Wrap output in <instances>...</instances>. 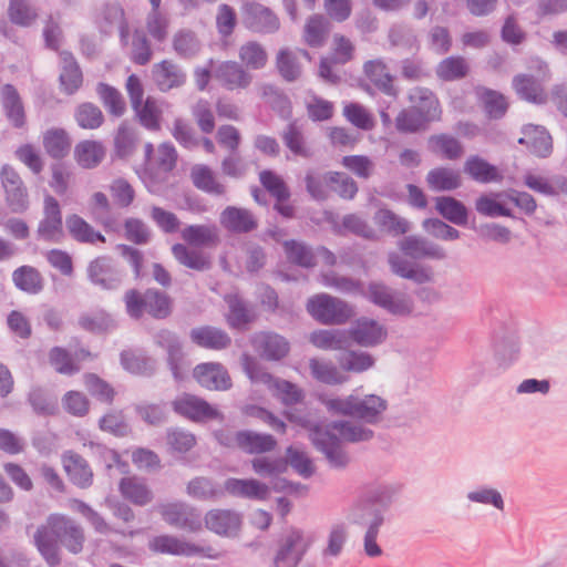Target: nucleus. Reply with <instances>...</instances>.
<instances>
[{
  "instance_id": "f257e3e1",
  "label": "nucleus",
  "mask_w": 567,
  "mask_h": 567,
  "mask_svg": "<svg viewBox=\"0 0 567 567\" xmlns=\"http://www.w3.org/2000/svg\"><path fill=\"white\" fill-rule=\"evenodd\" d=\"M402 486L394 483H373L364 486L358 494L350 511L353 524L367 528L364 534V551L369 557L382 554L377 538L385 522V513L396 502Z\"/></svg>"
},
{
  "instance_id": "f03ea898",
  "label": "nucleus",
  "mask_w": 567,
  "mask_h": 567,
  "mask_svg": "<svg viewBox=\"0 0 567 567\" xmlns=\"http://www.w3.org/2000/svg\"><path fill=\"white\" fill-rule=\"evenodd\" d=\"M374 432L350 421H332L326 425L316 424L310 429L309 437L317 451L322 453L331 468L343 470L350 463V456L342 441L359 443L370 441Z\"/></svg>"
},
{
  "instance_id": "7ed1b4c3",
  "label": "nucleus",
  "mask_w": 567,
  "mask_h": 567,
  "mask_svg": "<svg viewBox=\"0 0 567 567\" xmlns=\"http://www.w3.org/2000/svg\"><path fill=\"white\" fill-rule=\"evenodd\" d=\"M362 296L392 316L406 317L414 310L413 300L408 293L399 291L383 281H370Z\"/></svg>"
},
{
  "instance_id": "20e7f679",
  "label": "nucleus",
  "mask_w": 567,
  "mask_h": 567,
  "mask_svg": "<svg viewBox=\"0 0 567 567\" xmlns=\"http://www.w3.org/2000/svg\"><path fill=\"white\" fill-rule=\"evenodd\" d=\"M307 311L323 324H342L353 316V310L348 302L328 293H319L309 298Z\"/></svg>"
},
{
  "instance_id": "39448f33",
  "label": "nucleus",
  "mask_w": 567,
  "mask_h": 567,
  "mask_svg": "<svg viewBox=\"0 0 567 567\" xmlns=\"http://www.w3.org/2000/svg\"><path fill=\"white\" fill-rule=\"evenodd\" d=\"M310 547V540L299 528H291L280 539L276 556L274 558L275 567H315L310 563H303L302 559Z\"/></svg>"
},
{
  "instance_id": "423d86ee",
  "label": "nucleus",
  "mask_w": 567,
  "mask_h": 567,
  "mask_svg": "<svg viewBox=\"0 0 567 567\" xmlns=\"http://www.w3.org/2000/svg\"><path fill=\"white\" fill-rule=\"evenodd\" d=\"M154 342L166 351L167 367L174 380L177 382L183 381L190 368V362L183 350L181 338L174 331L161 329L154 334Z\"/></svg>"
},
{
  "instance_id": "0eeeda50",
  "label": "nucleus",
  "mask_w": 567,
  "mask_h": 567,
  "mask_svg": "<svg viewBox=\"0 0 567 567\" xmlns=\"http://www.w3.org/2000/svg\"><path fill=\"white\" fill-rule=\"evenodd\" d=\"M150 550L159 554H169L175 556L194 557L200 556L215 559L217 554L210 545H198L186 540H181L174 536L159 535L148 542Z\"/></svg>"
},
{
  "instance_id": "6e6552de",
  "label": "nucleus",
  "mask_w": 567,
  "mask_h": 567,
  "mask_svg": "<svg viewBox=\"0 0 567 567\" xmlns=\"http://www.w3.org/2000/svg\"><path fill=\"white\" fill-rule=\"evenodd\" d=\"M89 281L103 290L117 289L124 278V271L110 256H99L91 260L86 268Z\"/></svg>"
},
{
  "instance_id": "1a4fd4ad",
  "label": "nucleus",
  "mask_w": 567,
  "mask_h": 567,
  "mask_svg": "<svg viewBox=\"0 0 567 567\" xmlns=\"http://www.w3.org/2000/svg\"><path fill=\"white\" fill-rule=\"evenodd\" d=\"M177 152L171 142L158 146V158L155 164H148L144 171V183L151 192L166 183L171 172L176 167Z\"/></svg>"
},
{
  "instance_id": "9d476101",
  "label": "nucleus",
  "mask_w": 567,
  "mask_h": 567,
  "mask_svg": "<svg viewBox=\"0 0 567 567\" xmlns=\"http://www.w3.org/2000/svg\"><path fill=\"white\" fill-rule=\"evenodd\" d=\"M162 518L171 526L197 533L203 528V517L200 512L185 503L173 502L159 506Z\"/></svg>"
},
{
  "instance_id": "9b49d317",
  "label": "nucleus",
  "mask_w": 567,
  "mask_h": 567,
  "mask_svg": "<svg viewBox=\"0 0 567 567\" xmlns=\"http://www.w3.org/2000/svg\"><path fill=\"white\" fill-rule=\"evenodd\" d=\"M244 25L255 33L272 34L280 28L278 16L269 8L256 1L244 3L241 8Z\"/></svg>"
},
{
  "instance_id": "f8f14e48",
  "label": "nucleus",
  "mask_w": 567,
  "mask_h": 567,
  "mask_svg": "<svg viewBox=\"0 0 567 567\" xmlns=\"http://www.w3.org/2000/svg\"><path fill=\"white\" fill-rule=\"evenodd\" d=\"M0 179L6 193V202L14 214H22L29 208L28 189L19 173L9 164L0 171Z\"/></svg>"
},
{
  "instance_id": "ddd939ff",
  "label": "nucleus",
  "mask_w": 567,
  "mask_h": 567,
  "mask_svg": "<svg viewBox=\"0 0 567 567\" xmlns=\"http://www.w3.org/2000/svg\"><path fill=\"white\" fill-rule=\"evenodd\" d=\"M173 411L193 422H207L221 417L219 411L206 400L190 393L177 395L172 401Z\"/></svg>"
},
{
  "instance_id": "4468645a",
  "label": "nucleus",
  "mask_w": 567,
  "mask_h": 567,
  "mask_svg": "<svg viewBox=\"0 0 567 567\" xmlns=\"http://www.w3.org/2000/svg\"><path fill=\"white\" fill-rule=\"evenodd\" d=\"M205 527L225 538H236L239 536L243 527L241 513L229 508L209 509L203 517Z\"/></svg>"
},
{
  "instance_id": "2eb2a0df",
  "label": "nucleus",
  "mask_w": 567,
  "mask_h": 567,
  "mask_svg": "<svg viewBox=\"0 0 567 567\" xmlns=\"http://www.w3.org/2000/svg\"><path fill=\"white\" fill-rule=\"evenodd\" d=\"M37 236L40 240L54 244L64 238L61 207L53 196L44 198L43 217L39 221Z\"/></svg>"
},
{
  "instance_id": "dca6fc26",
  "label": "nucleus",
  "mask_w": 567,
  "mask_h": 567,
  "mask_svg": "<svg viewBox=\"0 0 567 567\" xmlns=\"http://www.w3.org/2000/svg\"><path fill=\"white\" fill-rule=\"evenodd\" d=\"M0 106L8 123L19 132L28 131V118L22 97L10 83L0 87Z\"/></svg>"
},
{
  "instance_id": "f3484780",
  "label": "nucleus",
  "mask_w": 567,
  "mask_h": 567,
  "mask_svg": "<svg viewBox=\"0 0 567 567\" xmlns=\"http://www.w3.org/2000/svg\"><path fill=\"white\" fill-rule=\"evenodd\" d=\"M194 379L210 391H226L231 388V379L227 369L218 362H204L193 370Z\"/></svg>"
},
{
  "instance_id": "a211bd4d",
  "label": "nucleus",
  "mask_w": 567,
  "mask_h": 567,
  "mask_svg": "<svg viewBox=\"0 0 567 567\" xmlns=\"http://www.w3.org/2000/svg\"><path fill=\"white\" fill-rule=\"evenodd\" d=\"M49 525L53 528L59 540L73 554H78L83 548L84 534L82 528L71 518L63 515H51Z\"/></svg>"
},
{
  "instance_id": "6ab92c4d",
  "label": "nucleus",
  "mask_w": 567,
  "mask_h": 567,
  "mask_svg": "<svg viewBox=\"0 0 567 567\" xmlns=\"http://www.w3.org/2000/svg\"><path fill=\"white\" fill-rule=\"evenodd\" d=\"M62 463L70 482L79 488L86 489L93 484V471L89 462L74 451L62 454Z\"/></svg>"
},
{
  "instance_id": "aec40b11",
  "label": "nucleus",
  "mask_w": 567,
  "mask_h": 567,
  "mask_svg": "<svg viewBox=\"0 0 567 567\" xmlns=\"http://www.w3.org/2000/svg\"><path fill=\"white\" fill-rule=\"evenodd\" d=\"M213 76L225 89L234 91L238 89H246L250 85L252 76L244 66L236 61L220 62L214 70Z\"/></svg>"
},
{
  "instance_id": "412c9836",
  "label": "nucleus",
  "mask_w": 567,
  "mask_h": 567,
  "mask_svg": "<svg viewBox=\"0 0 567 567\" xmlns=\"http://www.w3.org/2000/svg\"><path fill=\"white\" fill-rule=\"evenodd\" d=\"M252 343L260 355L269 361H279L287 357L290 350L289 341L274 331L256 333Z\"/></svg>"
},
{
  "instance_id": "4be33fe9",
  "label": "nucleus",
  "mask_w": 567,
  "mask_h": 567,
  "mask_svg": "<svg viewBox=\"0 0 567 567\" xmlns=\"http://www.w3.org/2000/svg\"><path fill=\"white\" fill-rule=\"evenodd\" d=\"M399 247L405 256L415 260L424 258L443 260L446 258L443 247L423 237L406 236L400 240Z\"/></svg>"
},
{
  "instance_id": "5701e85b",
  "label": "nucleus",
  "mask_w": 567,
  "mask_h": 567,
  "mask_svg": "<svg viewBox=\"0 0 567 567\" xmlns=\"http://www.w3.org/2000/svg\"><path fill=\"white\" fill-rule=\"evenodd\" d=\"M523 136L518 143L539 158H546L553 153V138L544 126L527 124L522 128Z\"/></svg>"
},
{
  "instance_id": "b1692460",
  "label": "nucleus",
  "mask_w": 567,
  "mask_h": 567,
  "mask_svg": "<svg viewBox=\"0 0 567 567\" xmlns=\"http://www.w3.org/2000/svg\"><path fill=\"white\" fill-rule=\"evenodd\" d=\"M219 223L231 234H248L258 227L250 210L236 206H227L220 213Z\"/></svg>"
},
{
  "instance_id": "393cba45",
  "label": "nucleus",
  "mask_w": 567,
  "mask_h": 567,
  "mask_svg": "<svg viewBox=\"0 0 567 567\" xmlns=\"http://www.w3.org/2000/svg\"><path fill=\"white\" fill-rule=\"evenodd\" d=\"M152 75L161 92H168L179 87L186 81V74L183 69L171 60H163L154 64Z\"/></svg>"
},
{
  "instance_id": "a878e982",
  "label": "nucleus",
  "mask_w": 567,
  "mask_h": 567,
  "mask_svg": "<svg viewBox=\"0 0 567 567\" xmlns=\"http://www.w3.org/2000/svg\"><path fill=\"white\" fill-rule=\"evenodd\" d=\"M225 493L236 497L266 501L269 487L255 478L229 477L225 481Z\"/></svg>"
},
{
  "instance_id": "bb28decb",
  "label": "nucleus",
  "mask_w": 567,
  "mask_h": 567,
  "mask_svg": "<svg viewBox=\"0 0 567 567\" xmlns=\"http://www.w3.org/2000/svg\"><path fill=\"white\" fill-rule=\"evenodd\" d=\"M388 262L391 271L401 278L412 280L417 285L432 281L433 277L430 269L411 262L396 252L389 254Z\"/></svg>"
},
{
  "instance_id": "cd10ccee",
  "label": "nucleus",
  "mask_w": 567,
  "mask_h": 567,
  "mask_svg": "<svg viewBox=\"0 0 567 567\" xmlns=\"http://www.w3.org/2000/svg\"><path fill=\"white\" fill-rule=\"evenodd\" d=\"M101 30L110 33L115 27L118 29L122 45L128 44L130 28L125 19V11L117 2L105 3L101 10Z\"/></svg>"
},
{
  "instance_id": "c85d7f7f",
  "label": "nucleus",
  "mask_w": 567,
  "mask_h": 567,
  "mask_svg": "<svg viewBox=\"0 0 567 567\" xmlns=\"http://www.w3.org/2000/svg\"><path fill=\"white\" fill-rule=\"evenodd\" d=\"M350 336L362 347H374L386 338V330L373 319L361 318L351 328Z\"/></svg>"
},
{
  "instance_id": "c756f323",
  "label": "nucleus",
  "mask_w": 567,
  "mask_h": 567,
  "mask_svg": "<svg viewBox=\"0 0 567 567\" xmlns=\"http://www.w3.org/2000/svg\"><path fill=\"white\" fill-rule=\"evenodd\" d=\"M239 451L249 455H259L272 452L277 447V440L268 433L251 430H239Z\"/></svg>"
},
{
  "instance_id": "7c9ffc66",
  "label": "nucleus",
  "mask_w": 567,
  "mask_h": 567,
  "mask_svg": "<svg viewBox=\"0 0 567 567\" xmlns=\"http://www.w3.org/2000/svg\"><path fill=\"white\" fill-rule=\"evenodd\" d=\"M65 227L70 237L79 243L85 245H95L97 243L105 244V236L95 230L83 217L72 214L65 218Z\"/></svg>"
},
{
  "instance_id": "2f4dec72",
  "label": "nucleus",
  "mask_w": 567,
  "mask_h": 567,
  "mask_svg": "<svg viewBox=\"0 0 567 567\" xmlns=\"http://www.w3.org/2000/svg\"><path fill=\"white\" fill-rule=\"evenodd\" d=\"M61 72L59 76L62 91L68 94H74L83 83V74L74 55L69 51L60 53Z\"/></svg>"
},
{
  "instance_id": "473e14b6",
  "label": "nucleus",
  "mask_w": 567,
  "mask_h": 567,
  "mask_svg": "<svg viewBox=\"0 0 567 567\" xmlns=\"http://www.w3.org/2000/svg\"><path fill=\"white\" fill-rule=\"evenodd\" d=\"M189 337L196 346L212 350H223L231 343L226 331L212 326L194 328L190 330Z\"/></svg>"
},
{
  "instance_id": "72a5a7b5",
  "label": "nucleus",
  "mask_w": 567,
  "mask_h": 567,
  "mask_svg": "<svg viewBox=\"0 0 567 567\" xmlns=\"http://www.w3.org/2000/svg\"><path fill=\"white\" fill-rule=\"evenodd\" d=\"M181 237L187 245L195 247H215L220 240L215 224L188 225L182 229Z\"/></svg>"
},
{
  "instance_id": "f704fd0d",
  "label": "nucleus",
  "mask_w": 567,
  "mask_h": 567,
  "mask_svg": "<svg viewBox=\"0 0 567 567\" xmlns=\"http://www.w3.org/2000/svg\"><path fill=\"white\" fill-rule=\"evenodd\" d=\"M412 106L430 123L440 118V102L427 87H415L409 95Z\"/></svg>"
},
{
  "instance_id": "c9c22d12",
  "label": "nucleus",
  "mask_w": 567,
  "mask_h": 567,
  "mask_svg": "<svg viewBox=\"0 0 567 567\" xmlns=\"http://www.w3.org/2000/svg\"><path fill=\"white\" fill-rule=\"evenodd\" d=\"M14 287L27 295H39L44 289V278L33 266L23 265L12 271Z\"/></svg>"
},
{
  "instance_id": "e433bc0d",
  "label": "nucleus",
  "mask_w": 567,
  "mask_h": 567,
  "mask_svg": "<svg viewBox=\"0 0 567 567\" xmlns=\"http://www.w3.org/2000/svg\"><path fill=\"white\" fill-rule=\"evenodd\" d=\"M386 409V400L379 395L368 394L363 398L354 396V419L374 424Z\"/></svg>"
},
{
  "instance_id": "4c0bfd02",
  "label": "nucleus",
  "mask_w": 567,
  "mask_h": 567,
  "mask_svg": "<svg viewBox=\"0 0 567 567\" xmlns=\"http://www.w3.org/2000/svg\"><path fill=\"white\" fill-rule=\"evenodd\" d=\"M190 179L193 185L213 196H223L226 194V186L218 182L214 171L205 164H196L190 168Z\"/></svg>"
},
{
  "instance_id": "58836bf2",
  "label": "nucleus",
  "mask_w": 567,
  "mask_h": 567,
  "mask_svg": "<svg viewBox=\"0 0 567 567\" xmlns=\"http://www.w3.org/2000/svg\"><path fill=\"white\" fill-rule=\"evenodd\" d=\"M172 255L179 265L188 269L207 271L212 268V260L207 254L189 248L184 244H174L172 246Z\"/></svg>"
},
{
  "instance_id": "ea45409f",
  "label": "nucleus",
  "mask_w": 567,
  "mask_h": 567,
  "mask_svg": "<svg viewBox=\"0 0 567 567\" xmlns=\"http://www.w3.org/2000/svg\"><path fill=\"white\" fill-rule=\"evenodd\" d=\"M45 153L53 159L64 158L71 150V138L61 127H51L43 133L42 140Z\"/></svg>"
},
{
  "instance_id": "a19ab883",
  "label": "nucleus",
  "mask_w": 567,
  "mask_h": 567,
  "mask_svg": "<svg viewBox=\"0 0 567 567\" xmlns=\"http://www.w3.org/2000/svg\"><path fill=\"white\" fill-rule=\"evenodd\" d=\"M7 17L13 25L30 28L37 22L39 11L31 0H9Z\"/></svg>"
},
{
  "instance_id": "79ce46f5",
  "label": "nucleus",
  "mask_w": 567,
  "mask_h": 567,
  "mask_svg": "<svg viewBox=\"0 0 567 567\" xmlns=\"http://www.w3.org/2000/svg\"><path fill=\"white\" fill-rule=\"evenodd\" d=\"M427 150L449 161L458 159L464 152L461 142L445 133L431 135L427 138Z\"/></svg>"
},
{
  "instance_id": "37998d69",
  "label": "nucleus",
  "mask_w": 567,
  "mask_h": 567,
  "mask_svg": "<svg viewBox=\"0 0 567 567\" xmlns=\"http://www.w3.org/2000/svg\"><path fill=\"white\" fill-rule=\"evenodd\" d=\"M464 172L475 182L488 184L502 179L497 167L478 155H471L464 163Z\"/></svg>"
},
{
  "instance_id": "c03bdc74",
  "label": "nucleus",
  "mask_w": 567,
  "mask_h": 567,
  "mask_svg": "<svg viewBox=\"0 0 567 567\" xmlns=\"http://www.w3.org/2000/svg\"><path fill=\"white\" fill-rule=\"evenodd\" d=\"M367 78L384 94L396 96V90L393 85V78L388 72L385 63L378 60L367 61L363 65Z\"/></svg>"
},
{
  "instance_id": "a18cd8bd",
  "label": "nucleus",
  "mask_w": 567,
  "mask_h": 567,
  "mask_svg": "<svg viewBox=\"0 0 567 567\" xmlns=\"http://www.w3.org/2000/svg\"><path fill=\"white\" fill-rule=\"evenodd\" d=\"M435 209L450 223L465 226L468 220V209L458 199L452 196H439L435 198Z\"/></svg>"
},
{
  "instance_id": "49530a36",
  "label": "nucleus",
  "mask_w": 567,
  "mask_h": 567,
  "mask_svg": "<svg viewBox=\"0 0 567 567\" xmlns=\"http://www.w3.org/2000/svg\"><path fill=\"white\" fill-rule=\"evenodd\" d=\"M334 234L346 236L348 233L364 239L374 240L378 238L377 231L368 224L365 219L357 214H348L342 218V223L332 225Z\"/></svg>"
},
{
  "instance_id": "de8ad7c7",
  "label": "nucleus",
  "mask_w": 567,
  "mask_h": 567,
  "mask_svg": "<svg viewBox=\"0 0 567 567\" xmlns=\"http://www.w3.org/2000/svg\"><path fill=\"white\" fill-rule=\"evenodd\" d=\"M330 21L322 14H312L303 28V41L311 48L324 45L330 32Z\"/></svg>"
},
{
  "instance_id": "09e8293b",
  "label": "nucleus",
  "mask_w": 567,
  "mask_h": 567,
  "mask_svg": "<svg viewBox=\"0 0 567 567\" xmlns=\"http://www.w3.org/2000/svg\"><path fill=\"white\" fill-rule=\"evenodd\" d=\"M426 183L434 192H450L458 188L462 184V179L457 171L451 167L440 166L427 173Z\"/></svg>"
},
{
  "instance_id": "8fccbe9b",
  "label": "nucleus",
  "mask_w": 567,
  "mask_h": 567,
  "mask_svg": "<svg viewBox=\"0 0 567 567\" xmlns=\"http://www.w3.org/2000/svg\"><path fill=\"white\" fill-rule=\"evenodd\" d=\"M186 492L198 501H216L225 496V485L221 487L207 477H195L188 482Z\"/></svg>"
},
{
  "instance_id": "3c124183",
  "label": "nucleus",
  "mask_w": 567,
  "mask_h": 567,
  "mask_svg": "<svg viewBox=\"0 0 567 567\" xmlns=\"http://www.w3.org/2000/svg\"><path fill=\"white\" fill-rule=\"evenodd\" d=\"M28 403L37 415H54L59 410L58 398L42 386L31 388Z\"/></svg>"
},
{
  "instance_id": "603ef678",
  "label": "nucleus",
  "mask_w": 567,
  "mask_h": 567,
  "mask_svg": "<svg viewBox=\"0 0 567 567\" xmlns=\"http://www.w3.org/2000/svg\"><path fill=\"white\" fill-rule=\"evenodd\" d=\"M104 148L100 142L82 141L74 147V158L83 168H94L104 158Z\"/></svg>"
},
{
  "instance_id": "864d4df0",
  "label": "nucleus",
  "mask_w": 567,
  "mask_h": 567,
  "mask_svg": "<svg viewBox=\"0 0 567 567\" xmlns=\"http://www.w3.org/2000/svg\"><path fill=\"white\" fill-rule=\"evenodd\" d=\"M120 358L123 369L132 374L151 377L156 371V361L144 354H137L131 350H123Z\"/></svg>"
},
{
  "instance_id": "5fc2aeb1",
  "label": "nucleus",
  "mask_w": 567,
  "mask_h": 567,
  "mask_svg": "<svg viewBox=\"0 0 567 567\" xmlns=\"http://www.w3.org/2000/svg\"><path fill=\"white\" fill-rule=\"evenodd\" d=\"M468 71V63L461 55L447 56L435 68L436 76L444 82H453L464 79Z\"/></svg>"
},
{
  "instance_id": "6e6d98bb",
  "label": "nucleus",
  "mask_w": 567,
  "mask_h": 567,
  "mask_svg": "<svg viewBox=\"0 0 567 567\" xmlns=\"http://www.w3.org/2000/svg\"><path fill=\"white\" fill-rule=\"evenodd\" d=\"M118 488L124 498L138 506L148 504L153 498L147 485L137 477H123Z\"/></svg>"
},
{
  "instance_id": "4d7b16f0",
  "label": "nucleus",
  "mask_w": 567,
  "mask_h": 567,
  "mask_svg": "<svg viewBox=\"0 0 567 567\" xmlns=\"http://www.w3.org/2000/svg\"><path fill=\"white\" fill-rule=\"evenodd\" d=\"M287 259L302 268H313L317 265L315 250L305 243L290 239L284 243Z\"/></svg>"
},
{
  "instance_id": "13d9d810",
  "label": "nucleus",
  "mask_w": 567,
  "mask_h": 567,
  "mask_svg": "<svg viewBox=\"0 0 567 567\" xmlns=\"http://www.w3.org/2000/svg\"><path fill=\"white\" fill-rule=\"evenodd\" d=\"M261 380L269 383L270 386L275 388L277 391V398L285 405H293L300 403L303 400V392L300 390L295 383L274 378L269 373H262Z\"/></svg>"
},
{
  "instance_id": "bf43d9fd",
  "label": "nucleus",
  "mask_w": 567,
  "mask_h": 567,
  "mask_svg": "<svg viewBox=\"0 0 567 567\" xmlns=\"http://www.w3.org/2000/svg\"><path fill=\"white\" fill-rule=\"evenodd\" d=\"M153 55L147 33L143 29H135L130 45V60L136 65H146Z\"/></svg>"
},
{
  "instance_id": "052dcab7",
  "label": "nucleus",
  "mask_w": 567,
  "mask_h": 567,
  "mask_svg": "<svg viewBox=\"0 0 567 567\" xmlns=\"http://www.w3.org/2000/svg\"><path fill=\"white\" fill-rule=\"evenodd\" d=\"M146 312L154 319H166L172 313L171 297L158 289H146Z\"/></svg>"
},
{
  "instance_id": "680f3d73",
  "label": "nucleus",
  "mask_w": 567,
  "mask_h": 567,
  "mask_svg": "<svg viewBox=\"0 0 567 567\" xmlns=\"http://www.w3.org/2000/svg\"><path fill=\"white\" fill-rule=\"evenodd\" d=\"M480 101L487 117L491 120H499L507 112L508 103L505 96L492 89H483L480 92Z\"/></svg>"
},
{
  "instance_id": "e2e57ef3",
  "label": "nucleus",
  "mask_w": 567,
  "mask_h": 567,
  "mask_svg": "<svg viewBox=\"0 0 567 567\" xmlns=\"http://www.w3.org/2000/svg\"><path fill=\"white\" fill-rule=\"evenodd\" d=\"M173 49L182 59H192L200 50V42L194 31L182 29L173 37Z\"/></svg>"
},
{
  "instance_id": "0e129e2a",
  "label": "nucleus",
  "mask_w": 567,
  "mask_h": 567,
  "mask_svg": "<svg viewBox=\"0 0 567 567\" xmlns=\"http://www.w3.org/2000/svg\"><path fill=\"white\" fill-rule=\"evenodd\" d=\"M337 361L342 370L357 373L364 372L374 364V358L362 351H342Z\"/></svg>"
},
{
  "instance_id": "69168bd1",
  "label": "nucleus",
  "mask_w": 567,
  "mask_h": 567,
  "mask_svg": "<svg viewBox=\"0 0 567 567\" xmlns=\"http://www.w3.org/2000/svg\"><path fill=\"white\" fill-rule=\"evenodd\" d=\"M513 86L523 100L533 103H543V91L536 78L529 74H518L513 79Z\"/></svg>"
},
{
  "instance_id": "338daca9",
  "label": "nucleus",
  "mask_w": 567,
  "mask_h": 567,
  "mask_svg": "<svg viewBox=\"0 0 567 567\" xmlns=\"http://www.w3.org/2000/svg\"><path fill=\"white\" fill-rule=\"evenodd\" d=\"M96 93L107 112L120 117L125 112V102L117 89L106 83L100 82L96 86Z\"/></svg>"
},
{
  "instance_id": "774afa93",
  "label": "nucleus",
  "mask_w": 567,
  "mask_h": 567,
  "mask_svg": "<svg viewBox=\"0 0 567 567\" xmlns=\"http://www.w3.org/2000/svg\"><path fill=\"white\" fill-rule=\"evenodd\" d=\"M133 110L143 127L152 132L161 128L162 111L153 97L148 96L137 109Z\"/></svg>"
}]
</instances>
